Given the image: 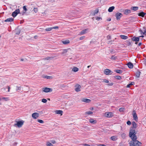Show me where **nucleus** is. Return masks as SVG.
Instances as JSON below:
<instances>
[{
    "label": "nucleus",
    "instance_id": "f257e3e1",
    "mask_svg": "<svg viewBox=\"0 0 146 146\" xmlns=\"http://www.w3.org/2000/svg\"><path fill=\"white\" fill-rule=\"evenodd\" d=\"M132 126L130 129L129 133V136L132 139V141L129 142L130 146H140L141 143L137 140V137L136 135L137 132L133 128L137 127V124L135 121L132 122Z\"/></svg>",
    "mask_w": 146,
    "mask_h": 146
},
{
    "label": "nucleus",
    "instance_id": "f03ea898",
    "mask_svg": "<svg viewBox=\"0 0 146 146\" xmlns=\"http://www.w3.org/2000/svg\"><path fill=\"white\" fill-rule=\"evenodd\" d=\"M15 122L17 123L14 124L15 126H17L19 127H21L23 125L24 123V121L21 120V121H16Z\"/></svg>",
    "mask_w": 146,
    "mask_h": 146
},
{
    "label": "nucleus",
    "instance_id": "7ed1b4c3",
    "mask_svg": "<svg viewBox=\"0 0 146 146\" xmlns=\"http://www.w3.org/2000/svg\"><path fill=\"white\" fill-rule=\"evenodd\" d=\"M42 91L44 92L47 93L52 92V90L50 88L44 87L42 88Z\"/></svg>",
    "mask_w": 146,
    "mask_h": 146
},
{
    "label": "nucleus",
    "instance_id": "20e7f679",
    "mask_svg": "<svg viewBox=\"0 0 146 146\" xmlns=\"http://www.w3.org/2000/svg\"><path fill=\"white\" fill-rule=\"evenodd\" d=\"M115 16L117 20H120L121 18L123 16V15L121 13L117 12L115 14Z\"/></svg>",
    "mask_w": 146,
    "mask_h": 146
},
{
    "label": "nucleus",
    "instance_id": "39448f33",
    "mask_svg": "<svg viewBox=\"0 0 146 146\" xmlns=\"http://www.w3.org/2000/svg\"><path fill=\"white\" fill-rule=\"evenodd\" d=\"M104 73L106 75H109L112 74L113 72L108 69H106L104 70Z\"/></svg>",
    "mask_w": 146,
    "mask_h": 146
},
{
    "label": "nucleus",
    "instance_id": "423d86ee",
    "mask_svg": "<svg viewBox=\"0 0 146 146\" xmlns=\"http://www.w3.org/2000/svg\"><path fill=\"white\" fill-rule=\"evenodd\" d=\"M20 12V10L19 9H18L16 10L14 12H13L12 15L14 17H16L17 15L19 14Z\"/></svg>",
    "mask_w": 146,
    "mask_h": 146
},
{
    "label": "nucleus",
    "instance_id": "0eeeda50",
    "mask_svg": "<svg viewBox=\"0 0 146 146\" xmlns=\"http://www.w3.org/2000/svg\"><path fill=\"white\" fill-rule=\"evenodd\" d=\"M21 28L19 26H18L15 29V31L16 35H19L21 31Z\"/></svg>",
    "mask_w": 146,
    "mask_h": 146
},
{
    "label": "nucleus",
    "instance_id": "6e6552de",
    "mask_svg": "<svg viewBox=\"0 0 146 146\" xmlns=\"http://www.w3.org/2000/svg\"><path fill=\"white\" fill-rule=\"evenodd\" d=\"M105 115L108 117H111L113 116V114L111 112H107L105 113Z\"/></svg>",
    "mask_w": 146,
    "mask_h": 146
},
{
    "label": "nucleus",
    "instance_id": "1a4fd4ad",
    "mask_svg": "<svg viewBox=\"0 0 146 146\" xmlns=\"http://www.w3.org/2000/svg\"><path fill=\"white\" fill-rule=\"evenodd\" d=\"M32 117L34 119H36L39 116V114L36 112H35L33 113L32 115Z\"/></svg>",
    "mask_w": 146,
    "mask_h": 146
},
{
    "label": "nucleus",
    "instance_id": "9d476101",
    "mask_svg": "<svg viewBox=\"0 0 146 146\" xmlns=\"http://www.w3.org/2000/svg\"><path fill=\"white\" fill-rule=\"evenodd\" d=\"M131 40L133 41L138 42L140 38L139 37L134 36L131 38Z\"/></svg>",
    "mask_w": 146,
    "mask_h": 146
},
{
    "label": "nucleus",
    "instance_id": "9b49d317",
    "mask_svg": "<svg viewBox=\"0 0 146 146\" xmlns=\"http://www.w3.org/2000/svg\"><path fill=\"white\" fill-rule=\"evenodd\" d=\"M133 116L134 119L136 121L138 120L137 115L135 111H133Z\"/></svg>",
    "mask_w": 146,
    "mask_h": 146
},
{
    "label": "nucleus",
    "instance_id": "f8f14e48",
    "mask_svg": "<svg viewBox=\"0 0 146 146\" xmlns=\"http://www.w3.org/2000/svg\"><path fill=\"white\" fill-rule=\"evenodd\" d=\"M146 14V13H144L142 11L138 13V15L139 16L144 17L145 15Z\"/></svg>",
    "mask_w": 146,
    "mask_h": 146
},
{
    "label": "nucleus",
    "instance_id": "ddd939ff",
    "mask_svg": "<svg viewBox=\"0 0 146 146\" xmlns=\"http://www.w3.org/2000/svg\"><path fill=\"white\" fill-rule=\"evenodd\" d=\"M127 65L129 68L130 69H131L133 68V64L131 62H129L127 64Z\"/></svg>",
    "mask_w": 146,
    "mask_h": 146
},
{
    "label": "nucleus",
    "instance_id": "4468645a",
    "mask_svg": "<svg viewBox=\"0 0 146 146\" xmlns=\"http://www.w3.org/2000/svg\"><path fill=\"white\" fill-rule=\"evenodd\" d=\"M89 121L90 123L93 124H96L97 123V121L94 120L93 119L90 118L89 119Z\"/></svg>",
    "mask_w": 146,
    "mask_h": 146
},
{
    "label": "nucleus",
    "instance_id": "2eb2a0df",
    "mask_svg": "<svg viewBox=\"0 0 146 146\" xmlns=\"http://www.w3.org/2000/svg\"><path fill=\"white\" fill-rule=\"evenodd\" d=\"M76 88H75V90L77 92H79L80 91V89L81 88V86L79 85H78L77 86H76Z\"/></svg>",
    "mask_w": 146,
    "mask_h": 146
},
{
    "label": "nucleus",
    "instance_id": "dca6fc26",
    "mask_svg": "<svg viewBox=\"0 0 146 146\" xmlns=\"http://www.w3.org/2000/svg\"><path fill=\"white\" fill-rule=\"evenodd\" d=\"M14 19L12 18H9L5 20L4 21L5 22H11L13 21Z\"/></svg>",
    "mask_w": 146,
    "mask_h": 146
},
{
    "label": "nucleus",
    "instance_id": "f3484780",
    "mask_svg": "<svg viewBox=\"0 0 146 146\" xmlns=\"http://www.w3.org/2000/svg\"><path fill=\"white\" fill-rule=\"evenodd\" d=\"M131 12V11L130 10L126 9L124 11V14L126 15H127L129 14Z\"/></svg>",
    "mask_w": 146,
    "mask_h": 146
},
{
    "label": "nucleus",
    "instance_id": "a211bd4d",
    "mask_svg": "<svg viewBox=\"0 0 146 146\" xmlns=\"http://www.w3.org/2000/svg\"><path fill=\"white\" fill-rule=\"evenodd\" d=\"M131 40H128L125 41V42L126 44H127V45L128 46L131 45V43L132 42Z\"/></svg>",
    "mask_w": 146,
    "mask_h": 146
},
{
    "label": "nucleus",
    "instance_id": "6ab92c4d",
    "mask_svg": "<svg viewBox=\"0 0 146 146\" xmlns=\"http://www.w3.org/2000/svg\"><path fill=\"white\" fill-rule=\"evenodd\" d=\"M55 113L56 114H60L61 115H62V114L63 111L60 110H56L55 111Z\"/></svg>",
    "mask_w": 146,
    "mask_h": 146
},
{
    "label": "nucleus",
    "instance_id": "aec40b11",
    "mask_svg": "<svg viewBox=\"0 0 146 146\" xmlns=\"http://www.w3.org/2000/svg\"><path fill=\"white\" fill-rule=\"evenodd\" d=\"M82 101L84 102L89 103L91 101V100L90 99L87 98H84L82 100Z\"/></svg>",
    "mask_w": 146,
    "mask_h": 146
},
{
    "label": "nucleus",
    "instance_id": "412c9836",
    "mask_svg": "<svg viewBox=\"0 0 146 146\" xmlns=\"http://www.w3.org/2000/svg\"><path fill=\"white\" fill-rule=\"evenodd\" d=\"M115 7L114 6H112L109 7L108 9V11L109 12H112L113 10L114 9Z\"/></svg>",
    "mask_w": 146,
    "mask_h": 146
},
{
    "label": "nucleus",
    "instance_id": "4be33fe9",
    "mask_svg": "<svg viewBox=\"0 0 146 146\" xmlns=\"http://www.w3.org/2000/svg\"><path fill=\"white\" fill-rule=\"evenodd\" d=\"M138 7H132L131 8V9L134 11H136L138 9Z\"/></svg>",
    "mask_w": 146,
    "mask_h": 146
},
{
    "label": "nucleus",
    "instance_id": "5701e85b",
    "mask_svg": "<svg viewBox=\"0 0 146 146\" xmlns=\"http://www.w3.org/2000/svg\"><path fill=\"white\" fill-rule=\"evenodd\" d=\"M120 37L121 38L124 40L127 39L128 38L127 36L125 35H121L120 36Z\"/></svg>",
    "mask_w": 146,
    "mask_h": 146
},
{
    "label": "nucleus",
    "instance_id": "b1692460",
    "mask_svg": "<svg viewBox=\"0 0 146 146\" xmlns=\"http://www.w3.org/2000/svg\"><path fill=\"white\" fill-rule=\"evenodd\" d=\"M117 56H114L113 55H112L110 59L112 60H116L117 59Z\"/></svg>",
    "mask_w": 146,
    "mask_h": 146
},
{
    "label": "nucleus",
    "instance_id": "393cba45",
    "mask_svg": "<svg viewBox=\"0 0 146 146\" xmlns=\"http://www.w3.org/2000/svg\"><path fill=\"white\" fill-rule=\"evenodd\" d=\"M141 73V72H140L139 71H138L137 72H136V76L137 78H139L140 77V74Z\"/></svg>",
    "mask_w": 146,
    "mask_h": 146
},
{
    "label": "nucleus",
    "instance_id": "a878e982",
    "mask_svg": "<svg viewBox=\"0 0 146 146\" xmlns=\"http://www.w3.org/2000/svg\"><path fill=\"white\" fill-rule=\"evenodd\" d=\"M70 42V41L69 40H67L65 41H62V43L64 44H67Z\"/></svg>",
    "mask_w": 146,
    "mask_h": 146
},
{
    "label": "nucleus",
    "instance_id": "bb28decb",
    "mask_svg": "<svg viewBox=\"0 0 146 146\" xmlns=\"http://www.w3.org/2000/svg\"><path fill=\"white\" fill-rule=\"evenodd\" d=\"M86 29H84V30H82L80 32V34L81 35H82L85 34L86 32Z\"/></svg>",
    "mask_w": 146,
    "mask_h": 146
},
{
    "label": "nucleus",
    "instance_id": "cd10ccee",
    "mask_svg": "<svg viewBox=\"0 0 146 146\" xmlns=\"http://www.w3.org/2000/svg\"><path fill=\"white\" fill-rule=\"evenodd\" d=\"M72 70L75 72H77L78 70V68L76 67H74L73 68Z\"/></svg>",
    "mask_w": 146,
    "mask_h": 146
},
{
    "label": "nucleus",
    "instance_id": "c85d7f7f",
    "mask_svg": "<svg viewBox=\"0 0 146 146\" xmlns=\"http://www.w3.org/2000/svg\"><path fill=\"white\" fill-rule=\"evenodd\" d=\"M115 71L117 73L119 74H121L122 72V71L121 70L119 69H117L115 70Z\"/></svg>",
    "mask_w": 146,
    "mask_h": 146
},
{
    "label": "nucleus",
    "instance_id": "c756f323",
    "mask_svg": "<svg viewBox=\"0 0 146 146\" xmlns=\"http://www.w3.org/2000/svg\"><path fill=\"white\" fill-rule=\"evenodd\" d=\"M134 82H132L130 84H128L127 86V88H129L130 87V86L131 85H133L134 84Z\"/></svg>",
    "mask_w": 146,
    "mask_h": 146
},
{
    "label": "nucleus",
    "instance_id": "7c9ffc66",
    "mask_svg": "<svg viewBox=\"0 0 146 146\" xmlns=\"http://www.w3.org/2000/svg\"><path fill=\"white\" fill-rule=\"evenodd\" d=\"M114 77L117 80H120L121 78V77L119 76H115Z\"/></svg>",
    "mask_w": 146,
    "mask_h": 146
},
{
    "label": "nucleus",
    "instance_id": "2f4dec72",
    "mask_svg": "<svg viewBox=\"0 0 146 146\" xmlns=\"http://www.w3.org/2000/svg\"><path fill=\"white\" fill-rule=\"evenodd\" d=\"M85 114L88 115H91L93 114V112L91 111H87L86 112Z\"/></svg>",
    "mask_w": 146,
    "mask_h": 146
},
{
    "label": "nucleus",
    "instance_id": "473e14b6",
    "mask_svg": "<svg viewBox=\"0 0 146 146\" xmlns=\"http://www.w3.org/2000/svg\"><path fill=\"white\" fill-rule=\"evenodd\" d=\"M102 82H104L106 83H108L109 81L106 79H102Z\"/></svg>",
    "mask_w": 146,
    "mask_h": 146
},
{
    "label": "nucleus",
    "instance_id": "72a5a7b5",
    "mask_svg": "<svg viewBox=\"0 0 146 146\" xmlns=\"http://www.w3.org/2000/svg\"><path fill=\"white\" fill-rule=\"evenodd\" d=\"M52 30V27L46 28L45 30L47 31H51Z\"/></svg>",
    "mask_w": 146,
    "mask_h": 146
},
{
    "label": "nucleus",
    "instance_id": "f704fd0d",
    "mask_svg": "<svg viewBox=\"0 0 146 146\" xmlns=\"http://www.w3.org/2000/svg\"><path fill=\"white\" fill-rule=\"evenodd\" d=\"M116 137L115 136H113L110 137V139L113 141H115L116 140Z\"/></svg>",
    "mask_w": 146,
    "mask_h": 146
},
{
    "label": "nucleus",
    "instance_id": "c9c22d12",
    "mask_svg": "<svg viewBox=\"0 0 146 146\" xmlns=\"http://www.w3.org/2000/svg\"><path fill=\"white\" fill-rule=\"evenodd\" d=\"M124 110L125 109L123 108H121L119 109V111L120 112H123L124 111Z\"/></svg>",
    "mask_w": 146,
    "mask_h": 146
},
{
    "label": "nucleus",
    "instance_id": "e433bc0d",
    "mask_svg": "<svg viewBox=\"0 0 146 146\" xmlns=\"http://www.w3.org/2000/svg\"><path fill=\"white\" fill-rule=\"evenodd\" d=\"M139 31L141 32V34H143L144 35H146V30H145L144 32H142V31L141 29H140Z\"/></svg>",
    "mask_w": 146,
    "mask_h": 146
},
{
    "label": "nucleus",
    "instance_id": "4c0bfd02",
    "mask_svg": "<svg viewBox=\"0 0 146 146\" xmlns=\"http://www.w3.org/2000/svg\"><path fill=\"white\" fill-rule=\"evenodd\" d=\"M16 88H17L16 91H17L18 90H21V86H17Z\"/></svg>",
    "mask_w": 146,
    "mask_h": 146
},
{
    "label": "nucleus",
    "instance_id": "58836bf2",
    "mask_svg": "<svg viewBox=\"0 0 146 146\" xmlns=\"http://www.w3.org/2000/svg\"><path fill=\"white\" fill-rule=\"evenodd\" d=\"M47 146H53V145L51 143L48 142L47 143Z\"/></svg>",
    "mask_w": 146,
    "mask_h": 146
},
{
    "label": "nucleus",
    "instance_id": "ea45409f",
    "mask_svg": "<svg viewBox=\"0 0 146 146\" xmlns=\"http://www.w3.org/2000/svg\"><path fill=\"white\" fill-rule=\"evenodd\" d=\"M67 52V50L66 49H64L63 50V52H62V54H64V53Z\"/></svg>",
    "mask_w": 146,
    "mask_h": 146
},
{
    "label": "nucleus",
    "instance_id": "a19ab883",
    "mask_svg": "<svg viewBox=\"0 0 146 146\" xmlns=\"http://www.w3.org/2000/svg\"><path fill=\"white\" fill-rule=\"evenodd\" d=\"M47 102V100L45 99H42V102L44 103H46Z\"/></svg>",
    "mask_w": 146,
    "mask_h": 146
},
{
    "label": "nucleus",
    "instance_id": "79ce46f5",
    "mask_svg": "<svg viewBox=\"0 0 146 146\" xmlns=\"http://www.w3.org/2000/svg\"><path fill=\"white\" fill-rule=\"evenodd\" d=\"M43 78L47 79H50L51 77L48 76H45L43 77Z\"/></svg>",
    "mask_w": 146,
    "mask_h": 146
},
{
    "label": "nucleus",
    "instance_id": "37998d69",
    "mask_svg": "<svg viewBox=\"0 0 146 146\" xmlns=\"http://www.w3.org/2000/svg\"><path fill=\"white\" fill-rule=\"evenodd\" d=\"M34 12L36 13L38 11V9L37 8H34L33 9Z\"/></svg>",
    "mask_w": 146,
    "mask_h": 146
},
{
    "label": "nucleus",
    "instance_id": "c03bdc74",
    "mask_svg": "<svg viewBox=\"0 0 146 146\" xmlns=\"http://www.w3.org/2000/svg\"><path fill=\"white\" fill-rule=\"evenodd\" d=\"M38 122L41 123H44V121L41 119H38Z\"/></svg>",
    "mask_w": 146,
    "mask_h": 146
},
{
    "label": "nucleus",
    "instance_id": "a18cd8bd",
    "mask_svg": "<svg viewBox=\"0 0 146 146\" xmlns=\"http://www.w3.org/2000/svg\"><path fill=\"white\" fill-rule=\"evenodd\" d=\"M125 136H126V134L124 133H123L121 134L122 137L123 139H124L125 138Z\"/></svg>",
    "mask_w": 146,
    "mask_h": 146
},
{
    "label": "nucleus",
    "instance_id": "49530a36",
    "mask_svg": "<svg viewBox=\"0 0 146 146\" xmlns=\"http://www.w3.org/2000/svg\"><path fill=\"white\" fill-rule=\"evenodd\" d=\"M113 40H110L108 42V44H111L112 42H113Z\"/></svg>",
    "mask_w": 146,
    "mask_h": 146
},
{
    "label": "nucleus",
    "instance_id": "de8ad7c7",
    "mask_svg": "<svg viewBox=\"0 0 146 146\" xmlns=\"http://www.w3.org/2000/svg\"><path fill=\"white\" fill-rule=\"evenodd\" d=\"M52 29H58L59 27L58 26H55V27H52Z\"/></svg>",
    "mask_w": 146,
    "mask_h": 146
},
{
    "label": "nucleus",
    "instance_id": "09e8293b",
    "mask_svg": "<svg viewBox=\"0 0 146 146\" xmlns=\"http://www.w3.org/2000/svg\"><path fill=\"white\" fill-rule=\"evenodd\" d=\"M52 57H46V58H44V59L45 60H48L49 59H52Z\"/></svg>",
    "mask_w": 146,
    "mask_h": 146
},
{
    "label": "nucleus",
    "instance_id": "8fccbe9b",
    "mask_svg": "<svg viewBox=\"0 0 146 146\" xmlns=\"http://www.w3.org/2000/svg\"><path fill=\"white\" fill-rule=\"evenodd\" d=\"M23 8L24 10L25 11H27V9L26 8V6H24L23 7Z\"/></svg>",
    "mask_w": 146,
    "mask_h": 146
},
{
    "label": "nucleus",
    "instance_id": "3c124183",
    "mask_svg": "<svg viewBox=\"0 0 146 146\" xmlns=\"http://www.w3.org/2000/svg\"><path fill=\"white\" fill-rule=\"evenodd\" d=\"M127 124L128 125H130L131 124V123L130 121L129 120L127 122Z\"/></svg>",
    "mask_w": 146,
    "mask_h": 146
},
{
    "label": "nucleus",
    "instance_id": "603ef678",
    "mask_svg": "<svg viewBox=\"0 0 146 146\" xmlns=\"http://www.w3.org/2000/svg\"><path fill=\"white\" fill-rule=\"evenodd\" d=\"M99 12V10L98 9H96L95 10L94 14H97Z\"/></svg>",
    "mask_w": 146,
    "mask_h": 146
},
{
    "label": "nucleus",
    "instance_id": "864d4df0",
    "mask_svg": "<svg viewBox=\"0 0 146 146\" xmlns=\"http://www.w3.org/2000/svg\"><path fill=\"white\" fill-rule=\"evenodd\" d=\"M85 37V36H81L80 38V40H82L83 39H84Z\"/></svg>",
    "mask_w": 146,
    "mask_h": 146
},
{
    "label": "nucleus",
    "instance_id": "5fc2aeb1",
    "mask_svg": "<svg viewBox=\"0 0 146 146\" xmlns=\"http://www.w3.org/2000/svg\"><path fill=\"white\" fill-rule=\"evenodd\" d=\"M107 38L108 40H110L111 38V36L110 35H108L107 36Z\"/></svg>",
    "mask_w": 146,
    "mask_h": 146
},
{
    "label": "nucleus",
    "instance_id": "6e6d98bb",
    "mask_svg": "<svg viewBox=\"0 0 146 146\" xmlns=\"http://www.w3.org/2000/svg\"><path fill=\"white\" fill-rule=\"evenodd\" d=\"M113 84V83L112 82L109 83L108 84V85L110 86H112Z\"/></svg>",
    "mask_w": 146,
    "mask_h": 146
},
{
    "label": "nucleus",
    "instance_id": "4d7b16f0",
    "mask_svg": "<svg viewBox=\"0 0 146 146\" xmlns=\"http://www.w3.org/2000/svg\"><path fill=\"white\" fill-rule=\"evenodd\" d=\"M110 52L111 53H115L114 50L113 49H112L111 50Z\"/></svg>",
    "mask_w": 146,
    "mask_h": 146
},
{
    "label": "nucleus",
    "instance_id": "13d9d810",
    "mask_svg": "<svg viewBox=\"0 0 146 146\" xmlns=\"http://www.w3.org/2000/svg\"><path fill=\"white\" fill-rule=\"evenodd\" d=\"M98 146H106L105 145L103 144H99L98 145Z\"/></svg>",
    "mask_w": 146,
    "mask_h": 146
},
{
    "label": "nucleus",
    "instance_id": "bf43d9fd",
    "mask_svg": "<svg viewBox=\"0 0 146 146\" xmlns=\"http://www.w3.org/2000/svg\"><path fill=\"white\" fill-rule=\"evenodd\" d=\"M100 19V17H96V19L98 20H99Z\"/></svg>",
    "mask_w": 146,
    "mask_h": 146
},
{
    "label": "nucleus",
    "instance_id": "052dcab7",
    "mask_svg": "<svg viewBox=\"0 0 146 146\" xmlns=\"http://www.w3.org/2000/svg\"><path fill=\"white\" fill-rule=\"evenodd\" d=\"M51 142L53 143V144H54V143H56V141H55L54 140H52L51 141Z\"/></svg>",
    "mask_w": 146,
    "mask_h": 146
},
{
    "label": "nucleus",
    "instance_id": "680f3d73",
    "mask_svg": "<svg viewBox=\"0 0 146 146\" xmlns=\"http://www.w3.org/2000/svg\"><path fill=\"white\" fill-rule=\"evenodd\" d=\"M8 92H10V88L9 87V86H8Z\"/></svg>",
    "mask_w": 146,
    "mask_h": 146
},
{
    "label": "nucleus",
    "instance_id": "e2e57ef3",
    "mask_svg": "<svg viewBox=\"0 0 146 146\" xmlns=\"http://www.w3.org/2000/svg\"><path fill=\"white\" fill-rule=\"evenodd\" d=\"M142 44V43L141 42H140L138 43V46H140Z\"/></svg>",
    "mask_w": 146,
    "mask_h": 146
},
{
    "label": "nucleus",
    "instance_id": "0e129e2a",
    "mask_svg": "<svg viewBox=\"0 0 146 146\" xmlns=\"http://www.w3.org/2000/svg\"><path fill=\"white\" fill-rule=\"evenodd\" d=\"M84 146H90V145L88 144H85L84 145Z\"/></svg>",
    "mask_w": 146,
    "mask_h": 146
},
{
    "label": "nucleus",
    "instance_id": "69168bd1",
    "mask_svg": "<svg viewBox=\"0 0 146 146\" xmlns=\"http://www.w3.org/2000/svg\"><path fill=\"white\" fill-rule=\"evenodd\" d=\"M3 99H4L6 101H7V98H2Z\"/></svg>",
    "mask_w": 146,
    "mask_h": 146
},
{
    "label": "nucleus",
    "instance_id": "338daca9",
    "mask_svg": "<svg viewBox=\"0 0 146 146\" xmlns=\"http://www.w3.org/2000/svg\"><path fill=\"white\" fill-rule=\"evenodd\" d=\"M111 20V18H109L107 19V21H110Z\"/></svg>",
    "mask_w": 146,
    "mask_h": 146
},
{
    "label": "nucleus",
    "instance_id": "774afa93",
    "mask_svg": "<svg viewBox=\"0 0 146 146\" xmlns=\"http://www.w3.org/2000/svg\"><path fill=\"white\" fill-rule=\"evenodd\" d=\"M144 61L145 62H146V58L144 60Z\"/></svg>",
    "mask_w": 146,
    "mask_h": 146
}]
</instances>
